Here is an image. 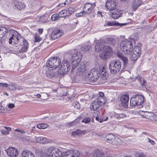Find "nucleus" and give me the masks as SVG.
I'll list each match as a JSON object with an SVG mask.
<instances>
[{
	"label": "nucleus",
	"mask_w": 157,
	"mask_h": 157,
	"mask_svg": "<svg viewBox=\"0 0 157 157\" xmlns=\"http://www.w3.org/2000/svg\"><path fill=\"white\" fill-rule=\"evenodd\" d=\"M79 155L77 150H70L63 152V157H78Z\"/></svg>",
	"instance_id": "dca6fc26"
},
{
	"label": "nucleus",
	"mask_w": 157,
	"mask_h": 157,
	"mask_svg": "<svg viewBox=\"0 0 157 157\" xmlns=\"http://www.w3.org/2000/svg\"><path fill=\"white\" fill-rule=\"evenodd\" d=\"M6 151L7 155L10 157H17L18 155V150L14 147H9Z\"/></svg>",
	"instance_id": "f3484780"
},
{
	"label": "nucleus",
	"mask_w": 157,
	"mask_h": 157,
	"mask_svg": "<svg viewBox=\"0 0 157 157\" xmlns=\"http://www.w3.org/2000/svg\"><path fill=\"white\" fill-rule=\"evenodd\" d=\"M148 142H150L152 145H153L155 144V142L154 140H153L151 139H150L149 138H148Z\"/></svg>",
	"instance_id": "8fccbe9b"
},
{
	"label": "nucleus",
	"mask_w": 157,
	"mask_h": 157,
	"mask_svg": "<svg viewBox=\"0 0 157 157\" xmlns=\"http://www.w3.org/2000/svg\"><path fill=\"white\" fill-rule=\"evenodd\" d=\"M1 133L3 135H8L9 134L8 131H6L4 129H2L1 130Z\"/></svg>",
	"instance_id": "49530a36"
},
{
	"label": "nucleus",
	"mask_w": 157,
	"mask_h": 157,
	"mask_svg": "<svg viewBox=\"0 0 157 157\" xmlns=\"http://www.w3.org/2000/svg\"><path fill=\"white\" fill-rule=\"evenodd\" d=\"M61 63L60 59L57 57L51 58L47 61L46 63V67L54 69L57 68Z\"/></svg>",
	"instance_id": "1a4fd4ad"
},
{
	"label": "nucleus",
	"mask_w": 157,
	"mask_h": 157,
	"mask_svg": "<svg viewBox=\"0 0 157 157\" xmlns=\"http://www.w3.org/2000/svg\"><path fill=\"white\" fill-rule=\"evenodd\" d=\"M4 109V108L2 106V105L0 104V113H2L3 112V109Z\"/></svg>",
	"instance_id": "4d7b16f0"
},
{
	"label": "nucleus",
	"mask_w": 157,
	"mask_h": 157,
	"mask_svg": "<svg viewBox=\"0 0 157 157\" xmlns=\"http://www.w3.org/2000/svg\"><path fill=\"white\" fill-rule=\"evenodd\" d=\"M8 107L10 109H12L15 107L14 104L9 103L8 104Z\"/></svg>",
	"instance_id": "de8ad7c7"
},
{
	"label": "nucleus",
	"mask_w": 157,
	"mask_h": 157,
	"mask_svg": "<svg viewBox=\"0 0 157 157\" xmlns=\"http://www.w3.org/2000/svg\"><path fill=\"white\" fill-rule=\"evenodd\" d=\"M48 126V125L46 124L43 123L39 124L37 125V128L40 129H44Z\"/></svg>",
	"instance_id": "f704fd0d"
},
{
	"label": "nucleus",
	"mask_w": 157,
	"mask_h": 157,
	"mask_svg": "<svg viewBox=\"0 0 157 157\" xmlns=\"http://www.w3.org/2000/svg\"><path fill=\"white\" fill-rule=\"evenodd\" d=\"M63 153L60 148L53 147L48 148L46 152H42L41 157H61Z\"/></svg>",
	"instance_id": "20e7f679"
},
{
	"label": "nucleus",
	"mask_w": 157,
	"mask_h": 157,
	"mask_svg": "<svg viewBox=\"0 0 157 157\" xmlns=\"http://www.w3.org/2000/svg\"><path fill=\"white\" fill-rule=\"evenodd\" d=\"M44 16L41 17L40 18V21H42L43 22H46V21H47V18H46L44 21V20L42 21V19L44 18Z\"/></svg>",
	"instance_id": "5fc2aeb1"
},
{
	"label": "nucleus",
	"mask_w": 157,
	"mask_h": 157,
	"mask_svg": "<svg viewBox=\"0 0 157 157\" xmlns=\"http://www.w3.org/2000/svg\"><path fill=\"white\" fill-rule=\"evenodd\" d=\"M141 0H134L132 3V6L133 9L136 10L141 4Z\"/></svg>",
	"instance_id": "c85d7f7f"
},
{
	"label": "nucleus",
	"mask_w": 157,
	"mask_h": 157,
	"mask_svg": "<svg viewBox=\"0 0 157 157\" xmlns=\"http://www.w3.org/2000/svg\"><path fill=\"white\" fill-rule=\"evenodd\" d=\"M109 15L113 18L117 19L121 17L122 14L120 11L115 9L114 10L110 11Z\"/></svg>",
	"instance_id": "aec40b11"
},
{
	"label": "nucleus",
	"mask_w": 157,
	"mask_h": 157,
	"mask_svg": "<svg viewBox=\"0 0 157 157\" xmlns=\"http://www.w3.org/2000/svg\"><path fill=\"white\" fill-rule=\"evenodd\" d=\"M13 2H15V1H17L18 0H12Z\"/></svg>",
	"instance_id": "774afa93"
},
{
	"label": "nucleus",
	"mask_w": 157,
	"mask_h": 157,
	"mask_svg": "<svg viewBox=\"0 0 157 157\" xmlns=\"http://www.w3.org/2000/svg\"><path fill=\"white\" fill-rule=\"evenodd\" d=\"M117 56L123 61L125 65L127 64L128 62V59L127 58L124 56L122 54L120 53H118Z\"/></svg>",
	"instance_id": "2f4dec72"
},
{
	"label": "nucleus",
	"mask_w": 157,
	"mask_h": 157,
	"mask_svg": "<svg viewBox=\"0 0 157 157\" xmlns=\"http://www.w3.org/2000/svg\"><path fill=\"white\" fill-rule=\"evenodd\" d=\"M87 67H86V65L83 63H81L80 67L77 70L76 74L82 77H85L87 79Z\"/></svg>",
	"instance_id": "f8f14e48"
},
{
	"label": "nucleus",
	"mask_w": 157,
	"mask_h": 157,
	"mask_svg": "<svg viewBox=\"0 0 157 157\" xmlns=\"http://www.w3.org/2000/svg\"><path fill=\"white\" fill-rule=\"evenodd\" d=\"M14 4L16 8L19 10L22 9L25 7V5L24 3L18 1L14 2Z\"/></svg>",
	"instance_id": "bb28decb"
},
{
	"label": "nucleus",
	"mask_w": 157,
	"mask_h": 157,
	"mask_svg": "<svg viewBox=\"0 0 157 157\" xmlns=\"http://www.w3.org/2000/svg\"><path fill=\"white\" fill-rule=\"evenodd\" d=\"M0 86H1L2 87H7V86H8V84L0 82Z\"/></svg>",
	"instance_id": "603ef678"
},
{
	"label": "nucleus",
	"mask_w": 157,
	"mask_h": 157,
	"mask_svg": "<svg viewBox=\"0 0 157 157\" xmlns=\"http://www.w3.org/2000/svg\"><path fill=\"white\" fill-rule=\"evenodd\" d=\"M105 44L104 42L97 40L95 45V52H98L103 50L99 55L100 57L102 59L108 58L111 55L112 52L111 48L108 46H105Z\"/></svg>",
	"instance_id": "7ed1b4c3"
},
{
	"label": "nucleus",
	"mask_w": 157,
	"mask_h": 157,
	"mask_svg": "<svg viewBox=\"0 0 157 157\" xmlns=\"http://www.w3.org/2000/svg\"><path fill=\"white\" fill-rule=\"evenodd\" d=\"M20 42L18 47V51L20 53L26 52L29 47L28 41L23 38Z\"/></svg>",
	"instance_id": "9b49d317"
},
{
	"label": "nucleus",
	"mask_w": 157,
	"mask_h": 157,
	"mask_svg": "<svg viewBox=\"0 0 157 157\" xmlns=\"http://www.w3.org/2000/svg\"><path fill=\"white\" fill-rule=\"evenodd\" d=\"M97 16L99 17H100L101 16V17H103L102 13L100 11H98L97 12Z\"/></svg>",
	"instance_id": "864d4df0"
},
{
	"label": "nucleus",
	"mask_w": 157,
	"mask_h": 157,
	"mask_svg": "<svg viewBox=\"0 0 157 157\" xmlns=\"http://www.w3.org/2000/svg\"><path fill=\"white\" fill-rule=\"evenodd\" d=\"M21 155L22 157H35L33 153L27 150L23 151L22 152Z\"/></svg>",
	"instance_id": "a878e982"
},
{
	"label": "nucleus",
	"mask_w": 157,
	"mask_h": 157,
	"mask_svg": "<svg viewBox=\"0 0 157 157\" xmlns=\"http://www.w3.org/2000/svg\"><path fill=\"white\" fill-rule=\"evenodd\" d=\"M99 72L97 68H93L87 72V78L90 82H95L99 78Z\"/></svg>",
	"instance_id": "0eeeda50"
},
{
	"label": "nucleus",
	"mask_w": 157,
	"mask_h": 157,
	"mask_svg": "<svg viewBox=\"0 0 157 157\" xmlns=\"http://www.w3.org/2000/svg\"><path fill=\"white\" fill-rule=\"evenodd\" d=\"M35 138L36 141L38 143L45 144L48 142L47 138L45 137H38Z\"/></svg>",
	"instance_id": "c756f323"
},
{
	"label": "nucleus",
	"mask_w": 157,
	"mask_h": 157,
	"mask_svg": "<svg viewBox=\"0 0 157 157\" xmlns=\"http://www.w3.org/2000/svg\"><path fill=\"white\" fill-rule=\"evenodd\" d=\"M63 33V31L59 29H55L52 33L50 37V39L55 40L61 37Z\"/></svg>",
	"instance_id": "2eb2a0df"
},
{
	"label": "nucleus",
	"mask_w": 157,
	"mask_h": 157,
	"mask_svg": "<svg viewBox=\"0 0 157 157\" xmlns=\"http://www.w3.org/2000/svg\"><path fill=\"white\" fill-rule=\"evenodd\" d=\"M99 96L98 97V99L100 100H101V99H102L103 100L104 102H105V97H104V94L102 92H100L99 93Z\"/></svg>",
	"instance_id": "37998d69"
},
{
	"label": "nucleus",
	"mask_w": 157,
	"mask_h": 157,
	"mask_svg": "<svg viewBox=\"0 0 157 157\" xmlns=\"http://www.w3.org/2000/svg\"><path fill=\"white\" fill-rule=\"evenodd\" d=\"M116 2L114 0H107L106 3V6L107 9L111 11L114 10L116 8Z\"/></svg>",
	"instance_id": "6ab92c4d"
},
{
	"label": "nucleus",
	"mask_w": 157,
	"mask_h": 157,
	"mask_svg": "<svg viewBox=\"0 0 157 157\" xmlns=\"http://www.w3.org/2000/svg\"><path fill=\"white\" fill-rule=\"evenodd\" d=\"M123 2H126L127 1V0H121Z\"/></svg>",
	"instance_id": "338daca9"
},
{
	"label": "nucleus",
	"mask_w": 157,
	"mask_h": 157,
	"mask_svg": "<svg viewBox=\"0 0 157 157\" xmlns=\"http://www.w3.org/2000/svg\"><path fill=\"white\" fill-rule=\"evenodd\" d=\"M90 121V118L89 117H85L84 119L82 121V122L86 124L88 123Z\"/></svg>",
	"instance_id": "c03bdc74"
},
{
	"label": "nucleus",
	"mask_w": 157,
	"mask_h": 157,
	"mask_svg": "<svg viewBox=\"0 0 157 157\" xmlns=\"http://www.w3.org/2000/svg\"><path fill=\"white\" fill-rule=\"evenodd\" d=\"M152 115V114L150 113L145 112H144L142 116L147 119H150V116H151Z\"/></svg>",
	"instance_id": "e433bc0d"
},
{
	"label": "nucleus",
	"mask_w": 157,
	"mask_h": 157,
	"mask_svg": "<svg viewBox=\"0 0 157 157\" xmlns=\"http://www.w3.org/2000/svg\"><path fill=\"white\" fill-rule=\"evenodd\" d=\"M34 38V41L35 42H38L42 39V38L37 33L35 34Z\"/></svg>",
	"instance_id": "ea45409f"
},
{
	"label": "nucleus",
	"mask_w": 157,
	"mask_h": 157,
	"mask_svg": "<svg viewBox=\"0 0 157 157\" xmlns=\"http://www.w3.org/2000/svg\"><path fill=\"white\" fill-rule=\"evenodd\" d=\"M60 67V73L61 75H64L70 70V63L67 60H64L61 64Z\"/></svg>",
	"instance_id": "9d476101"
},
{
	"label": "nucleus",
	"mask_w": 157,
	"mask_h": 157,
	"mask_svg": "<svg viewBox=\"0 0 157 157\" xmlns=\"http://www.w3.org/2000/svg\"><path fill=\"white\" fill-rule=\"evenodd\" d=\"M129 99V96L128 94H124L122 96L121 98V101L122 105L124 107H126Z\"/></svg>",
	"instance_id": "412c9836"
},
{
	"label": "nucleus",
	"mask_w": 157,
	"mask_h": 157,
	"mask_svg": "<svg viewBox=\"0 0 157 157\" xmlns=\"http://www.w3.org/2000/svg\"><path fill=\"white\" fill-rule=\"evenodd\" d=\"M144 101V98L143 96L140 94L136 95L131 98L130 105L132 106L140 105L142 107V104Z\"/></svg>",
	"instance_id": "423d86ee"
},
{
	"label": "nucleus",
	"mask_w": 157,
	"mask_h": 157,
	"mask_svg": "<svg viewBox=\"0 0 157 157\" xmlns=\"http://www.w3.org/2000/svg\"><path fill=\"white\" fill-rule=\"evenodd\" d=\"M101 75V78L104 80L107 79L108 77V73H107L106 70L104 67L100 68L99 73Z\"/></svg>",
	"instance_id": "b1692460"
},
{
	"label": "nucleus",
	"mask_w": 157,
	"mask_h": 157,
	"mask_svg": "<svg viewBox=\"0 0 157 157\" xmlns=\"http://www.w3.org/2000/svg\"><path fill=\"white\" fill-rule=\"evenodd\" d=\"M69 14V12L65 10H63L61 11L58 14L59 17H65L67 16Z\"/></svg>",
	"instance_id": "72a5a7b5"
},
{
	"label": "nucleus",
	"mask_w": 157,
	"mask_h": 157,
	"mask_svg": "<svg viewBox=\"0 0 157 157\" xmlns=\"http://www.w3.org/2000/svg\"><path fill=\"white\" fill-rule=\"evenodd\" d=\"M36 97H37L38 98H40L41 97V95L39 94H38L36 95Z\"/></svg>",
	"instance_id": "680f3d73"
},
{
	"label": "nucleus",
	"mask_w": 157,
	"mask_h": 157,
	"mask_svg": "<svg viewBox=\"0 0 157 157\" xmlns=\"http://www.w3.org/2000/svg\"><path fill=\"white\" fill-rule=\"evenodd\" d=\"M81 133V131L79 130H77L74 132H72V134L74 136H76L78 135V136H79V134Z\"/></svg>",
	"instance_id": "a18cd8bd"
},
{
	"label": "nucleus",
	"mask_w": 157,
	"mask_h": 157,
	"mask_svg": "<svg viewBox=\"0 0 157 157\" xmlns=\"http://www.w3.org/2000/svg\"><path fill=\"white\" fill-rule=\"evenodd\" d=\"M59 18V17L58 14L57 13L52 15L51 17V20L53 21H55Z\"/></svg>",
	"instance_id": "a19ab883"
},
{
	"label": "nucleus",
	"mask_w": 157,
	"mask_h": 157,
	"mask_svg": "<svg viewBox=\"0 0 157 157\" xmlns=\"http://www.w3.org/2000/svg\"><path fill=\"white\" fill-rule=\"evenodd\" d=\"M126 117V115L123 113L119 114V119L121 118H124Z\"/></svg>",
	"instance_id": "09e8293b"
},
{
	"label": "nucleus",
	"mask_w": 157,
	"mask_h": 157,
	"mask_svg": "<svg viewBox=\"0 0 157 157\" xmlns=\"http://www.w3.org/2000/svg\"><path fill=\"white\" fill-rule=\"evenodd\" d=\"M35 128V127L34 126V127H33L32 128V131H33V130H34V129Z\"/></svg>",
	"instance_id": "69168bd1"
},
{
	"label": "nucleus",
	"mask_w": 157,
	"mask_h": 157,
	"mask_svg": "<svg viewBox=\"0 0 157 157\" xmlns=\"http://www.w3.org/2000/svg\"><path fill=\"white\" fill-rule=\"evenodd\" d=\"M8 36L7 39H9L10 44L13 43L15 44H18L23 38L18 33L13 30H9Z\"/></svg>",
	"instance_id": "39448f33"
},
{
	"label": "nucleus",
	"mask_w": 157,
	"mask_h": 157,
	"mask_svg": "<svg viewBox=\"0 0 157 157\" xmlns=\"http://www.w3.org/2000/svg\"><path fill=\"white\" fill-rule=\"evenodd\" d=\"M94 157H106L105 153L99 150L95 151L94 154Z\"/></svg>",
	"instance_id": "7c9ffc66"
},
{
	"label": "nucleus",
	"mask_w": 157,
	"mask_h": 157,
	"mask_svg": "<svg viewBox=\"0 0 157 157\" xmlns=\"http://www.w3.org/2000/svg\"><path fill=\"white\" fill-rule=\"evenodd\" d=\"M49 67H46V66L44 67L43 73L45 74V76L48 78H51L54 76L55 73L53 72V69H49Z\"/></svg>",
	"instance_id": "a211bd4d"
},
{
	"label": "nucleus",
	"mask_w": 157,
	"mask_h": 157,
	"mask_svg": "<svg viewBox=\"0 0 157 157\" xmlns=\"http://www.w3.org/2000/svg\"><path fill=\"white\" fill-rule=\"evenodd\" d=\"M4 128L6 130H7V131H8V132L11 130V128L9 127H4Z\"/></svg>",
	"instance_id": "13d9d810"
},
{
	"label": "nucleus",
	"mask_w": 157,
	"mask_h": 157,
	"mask_svg": "<svg viewBox=\"0 0 157 157\" xmlns=\"http://www.w3.org/2000/svg\"><path fill=\"white\" fill-rule=\"evenodd\" d=\"M105 102L103 100L101 99L99 100L98 99H95L92 103L91 106V109L93 110H96L100 106L103 105Z\"/></svg>",
	"instance_id": "ddd939ff"
},
{
	"label": "nucleus",
	"mask_w": 157,
	"mask_h": 157,
	"mask_svg": "<svg viewBox=\"0 0 157 157\" xmlns=\"http://www.w3.org/2000/svg\"><path fill=\"white\" fill-rule=\"evenodd\" d=\"M80 47V49H79L78 50H75L73 54L71 62L73 68H75L78 66L82 59V53L88 51L90 48V46L89 45H82Z\"/></svg>",
	"instance_id": "f03ea898"
},
{
	"label": "nucleus",
	"mask_w": 157,
	"mask_h": 157,
	"mask_svg": "<svg viewBox=\"0 0 157 157\" xmlns=\"http://www.w3.org/2000/svg\"><path fill=\"white\" fill-rule=\"evenodd\" d=\"M43 30L42 29H40L38 30V32L40 34H41L43 32Z\"/></svg>",
	"instance_id": "bf43d9fd"
},
{
	"label": "nucleus",
	"mask_w": 157,
	"mask_h": 157,
	"mask_svg": "<svg viewBox=\"0 0 157 157\" xmlns=\"http://www.w3.org/2000/svg\"><path fill=\"white\" fill-rule=\"evenodd\" d=\"M114 139L115 140H117V141H116L115 140H114L113 143V144L118 145V144H121V140L118 137L115 136Z\"/></svg>",
	"instance_id": "c9c22d12"
},
{
	"label": "nucleus",
	"mask_w": 157,
	"mask_h": 157,
	"mask_svg": "<svg viewBox=\"0 0 157 157\" xmlns=\"http://www.w3.org/2000/svg\"><path fill=\"white\" fill-rule=\"evenodd\" d=\"M115 136L113 134H108L107 135L105 138V140L108 143L113 144V139Z\"/></svg>",
	"instance_id": "393cba45"
},
{
	"label": "nucleus",
	"mask_w": 157,
	"mask_h": 157,
	"mask_svg": "<svg viewBox=\"0 0 157 157\" xmlns=\"http://www.w3.org/2000/svg\"><path fill=\"white\" fill-rule=\"evenodd\" d=\"M121 68V63L118 60L112 61L109 64V69L111 73L113 74H115L118 72Z\"/></svg>",
	"instance_id": "6e6552de"
},
{
	"label": "nucleus",
	"mask_w": 157,
	"mask_h": 157,
	"mask_svg": "<svg viewBox=\"0 0 157 157\" xmlns=\"http://www.w3.org/2000/svg\"><path fill=\"white\" fill-rule=\"evenodd\" d=\"M143 134H145V135H148V133L147 132H143Z\"/></svg>",
	"instance_id": "0e129e2a"
},
{
	"label": "nucleus",
	"mask_w": 157,
	"mask_h": 157,
	"mask_svg": "<svg viewBox=\"0 0 157 157\" xmlns=\"http://www.w3.org/2000/svg\"><path fill=\"white\" fill-rule=\"evenodd\" d=\"M137 39V37L132 36L121 41L120 45L121 51L126 55H130V59L133 61L137 60L140 56L132 51L133 44Z\"/></svg>",
	"instance_id": "f257e3e1"
},
{
	"label": "nucleus",
	"mask_w": 157,
	"mask_h": 157,
	"mask_svg": "<svg viewBox=\"0 0 157 157\" xmlns=\"http://www.w3.org/2000/svg\"><path fill=\"white\" fill-rule=\"evenodd\" d=\"M94 116L96 117V120L99 121L100 123L102 122L103 121H106L107 119V117L105 118H103L102 116H100V113L99 111H97L94 113Z\"/></svg>",
	"instance_id": "4be33fe9"
},
{
	"label": "nucleus",
	"mask_w": 157,
	"mask_h": 157,
	"mask_svg": "<svg viewBox=\"0 0 157 157\" xmlns=\"http://www.w3.org/2000/svg\"><path fill=\"white\" fill-rule=\"evenodd\" d=\"M126 24V23H118L115 21H110V22H107L106 23V25L108 26H122L123 25H125Z\"/></svg>",
	"instance_id": "cd10ccee"
},
{
	"label": "nucleus",
	"mask_w": 157,
	"mask_h": 157,
	"mask_svg": "<svg viewBox=\"0 0 157 157\" xmlns=\"http://www.w3.org/2000/svg\"><path fill=\"white\" fill-rule=\"evenodd\" d=\"M107 43L110 45H113L115 42L114 39L111 38H109L108 39Z\"/></svg>",
	"instance_id": "4c0bfd02"
},
{
	"label": "nucleus",
	"mask_w": 157,
	"mask_h": 157,
	"mask_svg": "<svg viewBox=\"0 0 157 157\" xmlns=\"http://www.w3.org/2000/svg\"><path fill=\"white\" fill-rule=\"evenodd\" d=\"M132 51L140 56L141 53V49L139 45L135 46Z\"/></svg>",
	"instance_id": "473e14b6"
},
{
	"label": "nucleus",
	"mask_w": 157,
	"mask_h": 157,
	"mask_svg": "<svg viewBox=\"0 0 157 157\" xmlns=\"http://www.w3.org/2000/svg\"><path fill=\"white\" fill-rule=\"evenodd\" d=\"M66 4V2H65L64 3L61 4L60 5L61 7L63 6Z\"/></svg>",
	"instance_id": "052dcab7"
},
{
	"label": "nucleus",
	"mask_w": 157,
	"mask_h": 157,
	"mask_svg": "<svg viewBox=\"0 0 157 157\" xmlns=\"http://www.w3.org/2000/svg\"><path fill=\"white\" fill-rule=\"evenodd\" d=\"M80 121V118H77L75 121L69 123V125L71 126H73L75 125L77 123H78Z\"/></svg>",
	"instance_id": "58836bf2"
},
{
	"label": "nucleus",
	"mask_w": 157,
	"mask_h": 157,
	"mask_svg": "<svg viewBox=\"0 0 157 157\" xmlns=\"http://www.w3.org/2000/svg\"><path fill=\"white\" fill-rule=\"evenodd\" d=\"M93 4H91L90 3L85 4L84 8V11L83 13H85L87 14H89L93 7Z\"/></svg>",
	"instance_id": "5701e85b"
},
{
	"label": "nucleus",
	"mask_w": 157,
	"mask_h": 157,
	"mask_svg": "<svg viewBox=\"0 0 157 157\" xmlns=\"http://www.w3.org/2000/svg\"><path fill=\"white\" fill-rule=\"evenodd\" d=\"M3 93H4V94L5 95H6V96H8V95H8V93H7V92H4Z\"/></svg>",
	"instance_id": "e2e57ef3"
},
{
	"label": "nucleus",
	"mask_w": 157,
	"mask_h": 157,
	"mask_svg": "<svg viewBox=\"0 0 157 157\" xmlns=\"http://www.w3.org/2000/svg\"><path fill=\"white\" fill-rule=\"evenodd\" d=\"M15 131L21 132L22 134L24 133L25 132V131L24 130H18L17 129H16L15 130Z\"/></svg>",
	"instance_id": "3c124183"
},
{
	"label": "nucleus",
	"mask_w": 157,
	"mask_h": 157,
	"mask_svg": "<svg viewBox=\"0 0 157 157\" xmlns=\"http://www.w3.org/2000/svg\"><path fill=\"white\" fill-rule=\"evenodd\" d=\"M8 30L6 28L0 27V41L2 43L6 38H8Z\"/></svg>",
	"instance_id": "4468645a"
},
{
	"label": "nucleus",
	"mask_w": 157,
	"mask_h": 157,
	"mask_svg": "<svg viewBox=\"0 0 157 157\" xmlns=\"http://www.w3.org/2000/svg\"><path fill=\"white\" fill-rule=\"evenodd\" d=\"M114 117L115 118H117V119H119V114L115 113L114 114Z\"/></svg>",
	"instance_id": "6e6d98bb"
},
{
	"label": "nucleus",
	"mask_w": 157,
	"mask_h": 157,
	"mask_svg": "<svg viewBox=\"0 0 157 157\" xmlns=\"http://www.w3.org/2000/svg\"><path fill=\"white\" fill-rule=\"evenodd\" d=\"M7 89L10 90H15L16 89H17V88L16 87L14 86V85H13V84H10V85H8V86H7Z\"/></svg>",
	"instance_id": "79ce46f5"
}]
</instances>
